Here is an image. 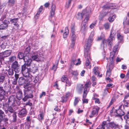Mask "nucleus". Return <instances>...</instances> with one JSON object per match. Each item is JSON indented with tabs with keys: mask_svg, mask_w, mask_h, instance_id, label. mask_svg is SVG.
<instances>
[{
	"mask_svg": "<svg viewBox=\"0 0 129 129\" xmlns=\"http://www.w3.org/2000/svg\"><path fill=\"white\" fill-rule=\"evenodd\" d=\"M56 7L55 5L52 4L51 7V15L50 17L52 18L53 17L55 14Z\"/></svg>",
	"mask_w": 129,
	"mask_h": 129,
	"instance_id": "nucleus-18",
	"label": "nucleus"
},
{
	"mask_svg": "<svg viewBox=\"0 0 129 129\" xmlns=\"http://www.w3.org/2000/svg\"><path fill=\"white\" fill-rule=\"evenodd\" d=\"M26 82V79L22 77L19 78L18 81V83L20 85H22L23 84H25Z\"/></svg>",
	"mask_w": 129,
	"mask_h": 129,
	"instance_id": "nucleus-21",
	"label": "nucleus"
},
{
	"mask_svg": "<svg viewBox=\"0 0 129 129\" xmlns=\"http://www.w3.org/2000/svg\"><path fill=\"white\" fill-rule=\"evenodd\" d=\"M11 53L10 50H7L4 52L3 53L4 56L5 57H6L9 56Z\"/></svg>",
	"mask_w": 129,
	"mask_h": 129,
	"instance_id": "nucleus-28",
	"label": "nucleus"
},
{
	"mask_svg": "<svg viewBox=\"0 0 129 129\" xmlns=\"http://www.w3.org/2000/svg\"><path fill=\"white\" fill-rule=\"evenodd\" d=\"M38 69V67L36 66L35 64L32 65L30 68L29 67V73L30 72L33 73L36 72L37 71Z\"/></svg>",
	"mask_w": 129,
	"mask_h": 129,
	"instance_id": "nucleus-12",
	"label": "nucleus"
},
{
	"mask_svg": "<svg viewBox=\"0 0 129 129\" xmlns=\"http://www.w3.org/2000/svg\"><path fill=\"white\" fill-rule=\"evenodd\" d=\"M31 123L26 121L25 122V128L26 129H28L30 127Z\"/></svg>",
	"mask_w": 129,
	"mask_h": 129,
	"instance_id": "nucleus-42",
	"label": "nucleus"
},
{
	"mask_svg": "<svg viewBox=\"0 0 129 129\" xmlns=\"http://www.w3.org/2000/svg\"><path fill=\"white\" fill-rule=\"evenodd\" d=\"M40 114L38 115V118L40 120H42L44 119V114L42 112H40Z\"/></svg>",
	"mask_w": 129,
	"mask_h": 129,
	"instance_id": "nucleus-35",
	"label": "nucleus"
},
{
	"mask_svg": "<svg viewBox=\"0 0 129 129\" xmlns=\"http://www.w3.org/2000/svg\"><path fill=\"white\" fill-rule=\"evenodd\" d=\"M71 63V66H72V63H73L74 64L77 65L81 63V61L80 59H78L77 61L76 58L75 56H73L72 57V58Z\"/></svg>",
	"mask_w": 129,
	"mask_h": 129,
	"instance_id": "nucleus-11",
	"label": "nucleus"
},
{
	"mask_svg": "<svg viewBox=\"0 0 129 129\" xmlns=\"http://www.w3.org/2000/svg\"><path fill=\"white\" fill-rule=\"evenodd\" d=\"M7 97L5 91L0 92V99L1 100L6 99Z\"/></svg>",
	"mask_w": 129,
	"mask_h": 129,
	"instance_id": "nucleus-22",
	"label": "nucleus"
},
{
	"mask_svg": "<svg viewBox=\"0 0 129 129\" xmlns=\"http://www.w3.org/2000/svg\"><path fill=\"white\" fill-rule=\"evenodd\" d=\"M90 58H86L85 61V65L87 68L89 69L91 68V65L90 61L89 59Z\"/></svg>",
	"mask_w": 129,
	"mask_h": 129,
	"instance_id": "nucleus-27",
	"label": "nucleus"
},
{
	"mask_svg": "<svg viewBox=\"0 0 129 129\" xmlns=\"http://www.w3.org/2000/svg\"><path fill=\"white\" fill-rule=\"evenodd\" d=\"M8 25L6 24H2L0 25V30H5L7 29Z\"/></svg>",
	"mask_w": 129,
	"mask_h": 129,
	"instance_id": "nucleus-31",
	"label": "nucleus"
},
{
	"mask_svg": "<svg viewBox=\"0 0 129 129\" xmlns=\"http://www.w3.org/2000/svg\"><path fill=\"white\" fill-rule=\"evenodd\" d=\"M84 15L86 16V17L84 20L83 22H82L86 24V23L88 21L89 19V15L87 11L86 12V13L85 15Z\"/></svg>",
	"mask_w": 129,
	"mask_h": 129,
	"instance_id": "nucleus-34",
	"label": "nucleus"
},
{
	"mask_svg": "<svg viewBox=\"0 0 129 129\" xmlns=\"http://www.w3.org/2000/svg\"><path fill=\"white\" fill-rule=\"evenodd\" d=\"M83 85L79 84L78 85L77 87V89L78 93L79 94H81L83 90Z\"/></svg>",
	"mask_w": 129,
	"mask_h": 129,
	"instance_id": "nucleus-23",
	"label": "nucleus"
},
{
	"mask_svg": "<svg viewBox=\"0 0 129 129\" xmlns=\"http://www.w3.org/2000/svg\"><path fill=\"white\" fill-rule=\"evenodd\" d=\"M87 10L86 9L83 10L81 13H78L77 14V18L78 19H82L84 15H85L86 13Z\"/></svg>",
	"mask_w": 129,
	"mask_h": 129,
	"instance_id": "nucleus-15",
	"label": "nucleus"
},
{
	"mask_svg": "<svg viewBox=\"0 0 129 129\" xmlns=\"http://www.w3.org/2000/svg\"><path fill=\"white\" fill-rule=\"evenodd\" d=\"M22 92L20 90H19L17 93L16 98H18V100L20 101L22 97Z\"/></svg>",
	"mask_w": 129,
	"mask_h": 129,
	"instance_id": "nucleus-26",
	"label": "nucleus"
},
{
	"mask_svg": "<svg viewBox=\"0 0 129 129\" xmlns=\"http://www.w3.org/2000/svg\"><path fill=\"white\" fill-rule=\"evenodd\" d=\"M69 33V30L68 29V27H66L65 30V32L64 33L63 36L64 38H66L67 36L68 35V34Z\"/></svg>",
	"mask_w": 129,
	"mask_h": 129,
	"instance_id": "nucleus-32",
	"label": "nucleus"
},
{
	"mask_svg": "<svg viewBox=\"0 0 129 129\" xmlns=\"http://www.w3.org/2000/svg\"><path fill=\"white\" fill-rule=\"evenodd\" d=\"M85 48L84 56L85 58H90V53L89 51L90 48L88 50L87 48Z\"/></svg>",
	"mask_w": 129,
	"mask_h": 129,
	"instance_id": "nucleus-17",
	"label": "nucleus"
},
{
	"mask_svg": "<svg viewBox=\"0 0 129 129\" xmlns=\"http://www.w3.org/2000/svg\"><path fill=\"white\" fill-rule=\"evenodd\" d=\"M18 18H17L11 19L10 21L11 23H13L14 25L15 24L17 23V22L18 20Z\"/></svg>",
	"mask_w": 129,
	"mask_h": 129,
	"instance_id": "nucleus-37",
	"label": "nucleus"
},
{
	"mask_svg": "<svg viewBox=\"0 0 129 129\" xmlns=\"http://www.w3.org/2000/svg\"><path fill=\"white\" fill-rule=\"evenodd\" d=\"M118 125L114 122H110L106 124V127L109 129H113L115 128Z\"/></svg>",
	"mask_w": 129,
	"mask_h": 129,
	"instance_id": "nucleus-9",
	"label": "nucleus"
},
{
	"mask_svg": "<svg viewBox=\"0 0 129 129\" xmlns=\"http://www.w3.org/2000/svg\"><path fill=\"white\" fill-rule=\"evenodd\" d=\"M113 62L112 63V62H111L110 65L109 66V69L107 72L106 75L108 76H109L111 75V71L113 68Z\"/></svg>",
	"mask_w": 129,
	"mask_h": 129,
	"instance_id": "nucleus-19",
	"label": "nucleus"
},
{
	"mask_svg": "<svg viewBox=\"0 0 129 129\" xmlns=\"http://www.w3.org/2000/svg\"><path fill=\"white\" fill-rule=\"evenodd\" d=\"M31 49V48H30V46H28L26 48V49L25 52V53L26 54H27L29 53V52H30V50Z\"/></svg>",
	"mask_w": 129,
	"mask_h": 129,
	"instance_id": "nucleus-53",
	"label": "nucleus"
},
{
	"mask_svg": "<svg viewBox=\"0 0 129 129\" xmlns=\"http://www.w3.org/2000/svg\"><path fill=\"white\" fill-rule=\"evenodd\" d=\"M117 37L118 41V42H122L123 40V36L120 33H117Z\"/></svg>",
	"mask_w": 129,
	"mask_h": 129,
	"instance_id": "nucleus-14",
	"label": "nucleus"
},
{
	"mask_svg": "<svg viewBox=\"0 0 129 129\" xmlns=\"http://www.w3.org/2000/svg\"><path fill=\"white\" fill-rule=\"evenodd\" d=\"M107 122L106 121H103L102 123V124L101 125V126H99L101 127V128L102 129H105V126L106 125Z\"/></svg>",
	"mask_w": 129,
	"mask_h": 129,
	"instance_id": "nucleus-43",
	"label": "nucleus"
},
{
	"mask_svg": "<svg viewBox=\"0 0 129 129\" xmlns=\"http://www.w3.org/2000/svg\"><path fill=\"white\" fill-rule=\"evenodd\" d=\"M11 68L16 73H19L21 72V66L17 61H15L11 65Z\"/></svg>",
	"mask_w": 129,
	"mask_h": 129,
	"instance_id": "nucleus-6",
	"label": "nucleus"
},
{
	"mask_svg": "<svg viewBox=\"0 0 129 129\" xmlns=\"http://www.w3.org/2000/svg\"><path fill=\"white\" fill-rule=\"evenodd\" d=\"M109 24L108 23H106L104 25V27L106 29H108L109 28Z\"/></svg>",
	"mask_w": 129,
	"mask_h": 129,
	"instance_id": "nucleus-57",
	"label": "nucleus"
},
{
	"mask_svg": "<svg viewBox=\"0 0 129 129\" xmlns=\"http://www.w3.org/2000/svg\"><path fill=\"white\" fill-rule=\"evenodd\" d=\"M124 33L125 34H127L129 33V28H125Z\"/></svg>",
	"mask_w": 129,
	"mask_h": 129,
	"instance_id": "nucleus-64",
	"label": "nucleus"
},
{
	"mask_svg": "<svg viewBox=\"0 0 129 129\" xmlns=\"http://www.w3.org/2000/svg\"><path fill=\"white\" fill-rule=\"evenodd\" d=\"M113 4H112L108 3L104 5L102 7L103 9L105 10L106 9H109L113 7Z\"/></svg>",
	"mask_w": 129,
	"mask_h": 129,
	"instance_id": "nucleus-24",
	"label": "nucleus"
},
{
	"mask_svg": "<svg viewBox=\"0 0 129 129\" xmlns=\"http://www.w3.org/2000/svg\"><path fill=\"white\" fill-rule=\"evenodd\" d=\"M115 16L113 15L112 17H110L108 18V20L109 22H112L115 18Z\"/></svg>",
	"mask_w": 129,
	"mask_h": 129,
	"instance_id": "nucleus-48",
	"label": "nucleus"
},
{
	"mask_svg": "<svg viewBox=\"0 0 129 129\" xmlns=\"http://www.w3.org/2000/svg\"><path fill=\"white\" fill-rule=\"evenodd\" d=\"M8 119L7 117H3V115H0V123L3 121L4 122H6L8 121Z\"/></svg>",
	"mask_w": 129,
	"mask_h": 129,
	"instance_id": "nucleus-29",
	"label": "nucleus"
},
{
	"mask_svg": "<svg viewBox=\"0 0 129 129\" xmlns=\"http://www.w3.org/2000/svg\"><path fill=\"white\" fill-rule=\"evenodd\" d=\"M87 27V25L86 23H84L82 22L81 25V28L80 31L82 32L85 31Z\"/></svg>",
	"mask_w": 129,
	"mask_h": 129,
	"instance_id": "nucleus-25",
	"label": "nucleus"
},
{
	"mask_svg": "<svg viewBox=\"0 0 129 129\" xmlns=\"http://www.w3.org/2000/svg\"><path fill=\"white\" fill-rule=\"evenodd\" d=\"M27 112L25 109L21 110L18 113V115L20 117H24L27 115Z\"/></svg>",
	"mask_w": 129,
	"mask_h": 129,
	"instance_id": "nucleus-13",
	"label": "nucleus"
},
{
	"mask_svg": "<svg viewBox=\"0 0 129 129\" xmlns=\"http://www.w3.org/2000/svg\"><path fill=\"white\" fill-rule=\"evenodd\" d=\"M14 70L13 69H9L8 71V75L11 77L14 74Z\"/></svg>",
	"mask_w": 129,
	"mask_h": 129,
	"instance_id": "nucleus-33",
	"label": "nucleus"
},
{
	"mask_svg": "<svg viewBox=\"0 0 129 129\" xmlns=\"http://www.w3.org/2000/svg\"><path fill=\"white\" fill-rule=\"evenodd\" d=\"M32 117L31 116H28L26 117V121L31 123V121Z\"/></svg>",
	"mask_w": 129,
	"mask_h": 129,
	"instance_id": "nucleus-47",
	"label": "nucleus"
},
{
	"mask_svg": "<svg viewBox=\"0 0 129 129\" xmlns=\"http://www.w3.org/2000/svg\"><path fill=\"white\" fill-rule=\"evenodd\" d=\"M100 109V108L97 106L93 107L92 110V111L89 117L92 118L94 116L97 115L98 112Z\"/></svg>",
	"mask_w": 129,
	"mask_h": 129,
	"instance_id": "nucleus-7",
	"label": "nucleus"
},
{
	"mask_svg": "<svg viewBox=\"0 0 129 129\" xmlns=\"http://www.w3.org/2000/svg\"><path fill=\"white\" fill-rule=\"evenodd\" d=\"M72 34L71 36L72 41H74L76 39V35L75 34V33H72Z\"/></svg>",
	"mask_w": 129,
	"mask_h": 129,
	"instance_id": "nucleus-49",
	"label": "nucleus"
},
{
	"mask_svg": "<svg viewBox=\"0 0 129 129\" xmlns=\"http://www.w3.org/2000/svg\"><path fill=\"white\" fill-rule=\"evenodd\" d=\"M101 40H103V41L102 42V43L101 45V47H102L103 48L104 46V42L105 40L104 39L103 40V38H102L101 37H99L98 38V40L99 41Z\"/></svg>",
	"mask_w": 129,
	"mask_h": 129,
	"instance_id": "nucleus-41",
	"label": "nucleus"
},
{
	"mask_svg": "<svg viewBox=\"0 0 129 129\" xmlns=\"http://www.w3.org/2000/svg\"><path fill=\"white\" fill-rule=\"evenodd\" d=\"M5 113L7 115H8L9 117H11L12 116V114L14 112H10L9 111H8L6 110L5 111Z\"/></svg>",
	"mask_w": 129,
	"mask_h": 129,
	"instance_id": "nucleus-52",
	"label": "nucleus"
},
{
	"mask_svg": "<svg viewBox=\"0 0 129 129\" xmlns=\"http://www.w3.org/2000/svg\"><path fill=\"white\" fill-rule=\"evenodd\" d=\"M38 52V55L39 56V59L40 60L41 59V57L44 58V53L43 52L42 50H40L38 51H37Z\"/></svg>",
	"mask_w": 129,
	"mask_h": 129,
	"instance_id": "nucleus-30",
	"label": "nucleus"
},
{
	"mask_svg": "<svg viewBox=\"0 0 129 129\" xmlns=\"http://www.w3.org/2000/svg\"><path fill=\"white\" fill-rule=\"evenodd\" d=\"M97 22L96 21H95V22H94L91 24L90 26V27L91 28H93L96 25V23Z\"/></svg>",
	"mask_w": 129,
	"mask_h": 129,
	"instance_id": "nucleus-58",
	"label": "nucleus"
},
{
	"mask_svg": "<svg viewBox=\"0 0 129 129\" xmlns=\"http://www.w3.org/2000/svg\"><path fill=\"white\" fill-rule=\"evenodd\" d=\"M5 80V77L4 76H1L0 77V82L3 83L4 81Z\"/></svg>",
	"mask_w": 129,
	"mask_h": 129,
	"instance_id": "nucleus-63",
	"label": "nucleus"
},
{
	"mask_svg": "<svg viewBox=\"0 0 129 129\" xmlns=\"http://www.w3.org/2000/svg\"><path fill=\"white\" fill-rule=\"evenodd\" d=\"M13 117V119L12 121L13 122H15L17 120V115L16 112H14L12 115Z\"/></svg>",
	"mask_w": 129,
	"mask_h": 129,
	"instance_id": "nucleus-40",
	"label": "nucleus"
},
{
	"mask_svg": "<svg viewBox=\"0 0 129 129\" xmlns=\"http://www.w3.org/2000/svg\"><path fill=\"white\" fill-rule=\"evenodd\" d=\"M79 101L80 100L78 98L75 97L74 102V106H75L78 104Z\"/></svg>",
	"mask_w": 129,
	"mask_h": 129,
	"instance_id": "nucleus-44",
	"label": "nucleus"
},
{
	"mask_svg": "<svg viewBox=\"0 0 129 129\" xmlns=\"http://www.w3.org/2000/svg\"><path fill=\"white\" fill-rule=\"evenodd\" d=\"M71 74L75 76H77L78 74V73L77 71H73L71 73Z\"/></svg>",
	"mask_w": 129,
	"mask_h": 129,
	"instance_id": "nucleus-60",
	"label": "nucleus"
},
{
	"mask_svg": "<svg viewBox=\"0 0 129 129\" xmlns=\"http://www.w3.org/2000/svg\"><path fill=\"white\" fill-rule=\"evenodd\" d=\"M75 24L73 23L71 24V31L72 33H75Z\"/></svg>",
	"mask_w": 129,
	"mask_h": 129,
	"instance_id": "nucleus-45",
	"label": "nucleus"
},
{
	"mask_svg": "<svg viewBox=\"0 0 129 129\" xmlns=\"http://www.w3.org/2000/svg\"><path fill=\"white\" fill-rule=\"evenodd\" d=\"M29 92L28 90H26V92H24V97L23 99V100L24 102L27 101V99L29 98H32L33 97V95L32 93H28Z\"/></svg>",
	"mask_w": 129,
	"mask_h": 129,
	"instance_id": "nucleus-8",
	"label": "nucleus"
},
{
	"mask_svg": "<svg viewBox=\"0 0 129 129\" xmlns=\"http://www.w3.org/2000/svg\"><path fill=\"white\" fill-rule=\"evenodd\" d=\"M65 82L66 83V86H71V82L68 79Z\"/></svg>",
	"mask_w": 129,
	"mask_h": 129,
	"instance_id": "nucleus-59",
	"label": "nucleus"
},
{
	"mask_svg": "<svg viewBox=\"0 0 129 129\" xmlns=\"http://www.w3.org/2000/svg\"><path fill=\"white\" fill-rule=\"evenodd\" d=\"M111 41L110 39V38H109L107 40V42L108 43V45L110 47H111L112 46V43L111 41Z\"/></svg>",
	"mask_w": 129,
	"mask_h": 129,
	"instance_id": "nucleus-55",
	"label": "nucleus"
},
{
	"mask_svg": "<svg viewBox=\"0 0 129 129\" xmlns=\"http://www.w3.org/2000/svg\"><path fill=\"white\" fill-rule=\"evenodd\" d=\"M114 112L116 113L117 114V116L120 117L124 114V113L121 109L115 110Z\"/></svg>",
	"mask_w": 129,
	"mask_h": 129,
	"instance_id": "nucleus-16",
	"label": "nucleus"
},
{
	"mask_svg": "<svg viewBox=\"0 0 129 129\" xmlns=\"http://www.w3.org/2000/svg\"><path fill=\"white\" fill-rule=\"evenodd\" d=\"M68 80L67 76L66 75L62 76L61 78V80L62 81L64 82H66Z\"/></svg>",
	"mask_w": 129,
	"mask_h": 129,
	"instance_id": "nucleus-39",
	"label": "nucleus"
},
{
	"mask_svg": "<svg viewBox=\"0 0 129 129\" xmlns=\"http://www.w3.org/2000/svg\"><path fill=\"white\" fill-rule=\"evenodd\" d=\"M123 102L124 103V104L123 105V106L124 107H128L129 104L128 102L126 101L125 100H124Z\"/></svg>",
	"mask_w": 129,
	"mask_h": 129,
	"instance_id": "nucleus-54",
	"label": "nucleus"
},
{
	"mask_svg": "<svg viewBox=\"0 0 129 129\" xmlns=\"http://www.w3.org/2000/svg\"><path fill=\"white\" fill-rule=\"evenodd\" d=\"M91 85V82L90 81H89L88 82H86V83L85 84V89H87Z\"/></svg>",
	"mask_w": 129,
	"mask_h": 129,
	"instance_id": "nucleus-46",
	"label": "nucleus"
},
{
	"mask_svg": "<svg viewBox=\"0 0 129 129\" xmlns=\"http://www.w3.org/2000/svg\"><path fill=\"white\" fill-rule=\"evenodd\" d=\"M17 57L20 59H23L24 61L26 62L27 65L29 66L31 62V59L29 58L27 56H24V54L21 52L19 53L17 56Z\"/></svg>",
	"mask_w": 129,
	"mask_h": 129,
	"instance_id": "nucleus-2",
	"label": "nucleus"
},
{
	"mask_svg": "<svg viewBox=\"0 0 129 129\" xmlns=\"http://www.w3.org/2000/svg\"><path fill=\"white\" fill-rule=\"evenodd\" d=\"M116 34V31L114 30L113 29H112L111 31L110 36L109 38V39L110 38L111 41H112L113 39L114 38Z\"/></svg>",
	"mask_w": 129,
	"mask_h": 129,
	"instance_id": "nucleus-20",
	"label": "nucleus"
},
{
	"mask_svg": "<svg viewBox=\"0 0 129 129\" xmlns=\"http://www.w3.org/2000/svg\"><path fill=\"white\" fill-rule=\"evenodd\" d=\"M88 92V91L87 90V89H84L83 92V98H85L86 97Z\"/></svg>",
	"mask_w": 129,
	"mask_h": 129,
	"instance_id": "nucleus-51",
	"label": "nucleus"
},
{
	"mask_svg": "<svg viewBox=\"0 0 129 129\" xmlns=\"http://www.w3.org/2000/svg\"><path fill=\"white\" fill-rule=\"evenodd\" d=\"M30 56L31 59L33 60H40L39 56L38 55V52L37 51L33 52L30 53Z\"/></svg>",
	"mask_w": 129,
	"mask_h": 129,
	"instance_id": "nucleus-10",
	"label": "nucleus"
},
{
	"mask_svg": "<svg viewBox=\"0 0 129 129\" xmlns=\"http://www.w3.org/2000/svg\"><path fill=\"white\" fill-rule=\"evenodd\" d=\"M7 110L8 111H9L11 112H15L14 111V110L13 109L12 107L11 106H8V107L7 108L5 109V111Z\"/></svg>",
	"mask_w": 129,
	"mask_h": 129,
	"instance_id": "nucleus-36",
	"label": "nucleus"
},
{
	"mask_svg": "<svg viewBox=\"0 0 129 129\" xmlns=\"http://www.w3.org/2000/svg\"><path fill=\"white\" fill-rule=\"evenodd\" d=\"M119 43L118 42L114 46L113 49L112 51L111 52L110 56V59L112 63L114 62V55L115 53L117 51L118 46Z\"/></svg>",
	"mask_w": 129,
	"mask_h": 129,
	"instance_id": "nucleus-4",
	"label": "nucleus"
},
{
	"mask_svg": "<svg viewBox=\"0 0 129 129\" xmlns=\"http://www.w3.org/2000/svg\"><path fill=\"white\" fill-rule=\"evenodd\" d=\"M29 66L27 65L26 64V62H25L21 66V71L22 72L23 76L28 78H29L28 77L29 75V66Z\"/></svg>",
	"mask_w": 129,
	"mask_h": 129,
	"instance_id": "nucleus-1",
	"label": "nucleus"
},
{
	"mask_svg": "<svg viewBox=\"0 0 129 129\" xmlns=\"http://www.w3.org/2000/svg\"><path fill=\"white\" fill-rule=\"evenodd\" d=\"M15 1L14 0H8V5L10 7L12 6L15 4Z\"/></svg>",
	"mask_w": 129,
	"mask_h": 129,
	"instance_id": "nucleus-38",
	"label": "nucleus"
},
{
	"mask_svg": "<svg viewBox=\"0 0 129 129\" xmlns=\"http://www.w3.org/2000/svg\"><path fill=\"white\" fill-rule=\"evenodd\" d=\"M16 59V57L15 56H12L10 57L9 58V61L10 62H13Z\"/></svg>",
	"mask_w": 129,
	"mask_h": 129,
	"instance_id": "nucleus-56",
	"label": "nucleus"
},
{
	"mask_svg": "<svg viewBox=\"0 0 129 129\" xmlns=\"http://www.w3.org/2000/svg\"><path fill=\"white\" fill-rule=\"evenodd\" d=\"M8 101L10 104L14 105H19L20 101L13 95L10 96L9 99Z\"/></svg>",
	"mask_w": 129,
	"mask_h": 129,
	"instance_id": "nucleus-3",
	"label": "nucleus"
},
{
	"mask_svg": "<svg viewBox=\"0 0 129 129\" xmlns=\"http://www.w3.org/2000/svg\"><path fill=\"white\" fill-rule=\"evenodd\" d=\"M94 35L93 33H91L88 39H86L85 42V48H87V50L90 48V47L91 45V43L93 41V37Z\"/></svg>",
	"mask_w": 129,
	"mask_h": 129,
	"instance_id": "nucleus-5",
	"label": "nucleus"
},
{
	"mask_svg": "<svg viewBox=\"0 0 129 129\" xmlns=\"http://www.w3.org/2000/svg\"><path fill=\"white\" fill-rule=\"evenodd\" d=\"M4 90H5L9 91L10 89V87L7 85H6L4 87Z\"/></svg>",
	"mask_w": 129,
	"mask_h": 129,
	"instance_id": "nucleus-62",
	"label": "nucleus"
},
{
	"mask_svg": "<svg viewBox=\"0 0 129 129\" xmlns=\"http://www.w3.org/2000/svg\"><path fill=\"white\" fill-rule=\"evenodd\" d=\"M51 123V121H50L49 120H47L46 121L45 123L46 125H47V128H48V126L50 125Z\"/></svg>",
	"mask_w": 129,
	"mask_h": 129,
	"instance_id": "nucleus-50",
	"label": "nucleus"
},
{
	"mask_svg": "<svg viewBox=\"0 0 129 129\" xmlns=\"http://www.w3.org/2000/svg\"><path fill=\"white\" fill-rule=\"evenodd\" d=\"M72 0H69L67 3H66V6L68 8L69 7L70 5Z\"/></svg>",
	"mask_w": 129,
	"mask_h": 129,
	"instance_id": "nucleus-61",
	"label": "nucleus"
}]
</instances>
